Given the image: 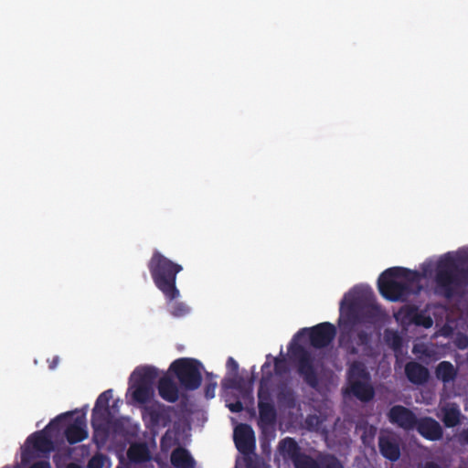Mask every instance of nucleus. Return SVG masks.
<instances>
[{
    "mask_svg": "<svg viewBox=\"0 0 468 468\" xmlns=\"http://www.w3.org/2000/svg\"><path fill=\"white\" fill-rule=\"evenodd\" d=\"M468 262V253L458 257L445 254L437 262L434 277L435 292L447 299L452 298L464 286L468 285V266L460 268Z\"/></svg>",
    "mask_w": 468,
    "mask_h": 468,
    "instance_id": "f257e3e1",
    "label": "nucleus"
},
{
    "mask_svg": "<svg viewBox=\"0 0 468 468\" xmlns=\"http://www.w3.org/2000/svg\"><path fill=\"white\" fill-rule=\"evenodd\" d=\"M421 276L417 271L404 267L385 270L378 280L380 294L390 302H404L413 293H418Z\"/></svg>",
    "mask_w": 468,
    "mask_h": 468,
    "instance_id": "f03ea898",
    "label": "nucleus"
},
{
    "mask_svg": "<svg viewBox=\"0 0 468 468\" xmlns=\"http://www.w3.org/2000/svg\"><path fill=\"white\" fill-rule=\"evenodd\" d=\"M147 267L154 285L165 298L169 302L177 299L180 292L176 287V276L182 271V265L174 262L160 251L154 250Z\"/></svg>",
    "mask_w": 468,
    "mask_h": 468,
    "instance_id": "7ed1b4c3",
    "label": "nucleus"
},
{
    "mask_svg": "<svg viewBox=\"0 0 468 468\" xmlns=\"http://www.w3.org/2000/svg\"><path fill=\"white\" fill-rule=\"evenodd\" d=\"M271 379L272 373L271 371L264 372L260 379L258 388V425L263 431L267 427H272L277 418V412L271 391Z\"/></svg>",
    "mask_w": 468,
    "mask_h": 468,
    "instance_id": "20e7f679",
    "label": "nucleus"
},
{
    "mask_svg": "<svg viewBox=\"0 0 468 468\" xmlns=\"http://www.w3.org/2000/svg\"><path fill=\"white\" fill-rule=\"evenodd\" d=\"M158 377V371L155 367L145 366L136 367L132 374L133 379L129 390L133 401L144 404L154 396V384Z\"/></svg>",
    "mask_w": 468,
    "mask_h": 468,
    "instance_id": "39448f33",
    "label": "nucleus"
},
{
    "mask_svg": "<svg viewBox=\"0 0 468 468\" xmlns=\"http://www.w3.org/2000/svg\"><path fill=\"white\" fill-rule=\"evenodd\" d=\"M202 364L195 358L182 357L175 360L170 369L186 390L197 389L202 382Z\"/></svg>",
    "mask_w": 468,
    "mask_h": 468,
    "instance_id": "423d86ee",
    "label": "nucleus"
},
{
    "mask_svg": "<svg viewBox=\"0 0 468 468\" xmlns=\"http://www.w3.org/2000/svg\"><path fill=\"white\" fill-rule=\"evenodd\" d=\"M289 351L296 360L297 373L303 382L312 388L319 386V376L312 354L301 345L291 344Z\"/></svg>",
    "mask_w": 468,
    "mask_h": 468,
    "instance_id": "0eeeda50",
    "label": "nucleus"
},
{
    "mask_svg": "<svg viewBox=\"0 0 468 468\" xmlns=\"http://www.w3.org/2000/svg\"><path fill=\"white\" fill-rule=\"evenodd\" d=\"M307 335L310 345L317 349L328 346L336 335L335 326L329 323H320L309 328H302L294 335V339Z\"/></svg>",
    "mask_w": 468,
    "mask_h": 468,
    "instance_id": "6e6552de",
    "label": "nucleus"
},
{
    "mask_svg": "<svg viewBox=\"0 0 468 468\" xmlns=\"http://www.w3.org/2000/svg\"><path fill=\"white\" fill-rule=\"evenodd\" d=\"M72 412H66L57 416L55 419L46 426L43 431H38L32 433L27 440V442L31 444L32 447L41 452H49L53 450V441L48 431L50 430H59L60 423L71 416Z\"/></svg>",
    "mask_w": 468,
    "mask_h": 468,
    "instance_id": "1a4fd4ad",
    "label": "nucleus"
},
{
    "mask_svg": "<svg viewBox=\"0 0 468 468\" xmlns=\"http://www.w3.org/2000/svg\"><path fill=\"white\" fill-rule=\"evenodd\" d=\"M233 439L236 448L244 455V458L254 454L256 449L255 434L249 424L240 423L236 426Z\"/></svg>",
    "mask_w": 468,
    "mask_h": 468,
    "instance_id": "9d476101",
    "label": "nucleus"
},
{
    "mask_svg": "<svg viewBox=\"0 0 468 468\" xmlns=\"http://www.w3.org/2000/svg\"><path fill=\"white\" fill-rule=\"evenodd\" d=\"M388 419L391 424L408 431L414 430L418 421L415 413L402 405L391 407L388 412Z\"/></svg>",
    "mask_w": 468,
    "mask_h": 468,
    "instance_id": "9b49d317",
    "label": "nucleus"
},
{
    "mask_svg": "<svg viewBox=\"0 0 468 468\" xmlns=\"http://www.w3.org/2000/svg\"><path fill=\"white\" fill-rule=\"evenodd\" d=\"M414 429H416L420 436L428 441H440L443 436L442 427L431 417H421L418 419Z\"/></svg>",
    "mask_w": 468,
    "mask_h": 468,
    "instance_id": "f8f14e48",
    "label": "nucleus"
},
{
    "mask_svg": "<svg viewBox=\"0 0 468 468\" xmlns=\"http://www.w3.org/2000/svg\"><path fill=\"white\" fill-rule=\"evenodd\" d=\"M407 379L417 386H422L429 381V369L417 361H409L404 367Z\"/></svg>",
    "mask_w": 468,
    "mask_h": 468,
    "instance_id": "ddd939ff",
    "label": "nucleus"
},
{
    "mask_svg": "<svg viewBox=\"0 0 468 468\" xmlns=\"http://www.w3.org/2000/svg\"><path fill=\"white\" fill-rule=\"evenodd\" d=\"M64 435L69 444H75L84 441L88 437L85 417H77L74 422L65 429Z\"/></svg>",
    "mask_w": 468,
    "mask_h": 468,
    "instance_id": "4468645a",
    "label": "nucleus"
},
{
    "mask_svg": "<svg viewBox=\"0 0 468 468\" xmlns=\"http://www.w3.org/2000/svg\"><path fill=\"white\" fill-rule=\"evenodd\" d=\"M173 407L156 403L147 408V412L153 425L163 427L167 426L171 422V412Z\"/></svg>",
    "mask_w": 468,
    "mask_h": 468,
    "instance_id": "2eb2a0df",
    "label": "nucleus"
},
{
    "mask_svg": "<svg viewBox=\"0 0 468 468\" xmlns=\"http://www.w3.org/2000/svg\"><path fill=\"white\" fill-rule=\"evenodd\" d=\"M378 448L383 457L395 462L399 459L400 449L397 440L388 435L378 437Z\"/></svg>",
    "mask_w": 468,
    "mask_h": 468,
    "instance_id": "dca6fc26",
    "label": "nucleus"
},
{
    "mask_svg": "<svg viewBox=\"0 0 468 468\" xmlns=\"http://www.w3.org/2000/svg\"><path fill=\"white\" fill-rule=\"evenodd\" d=\"M112 420L110 408L94 407L91 413V426L95 431L106 432Z\"/></svg>",
    "mask_w": 468,
    "mask_h": 468,
    "instance_id": "f3484780",
    "label": "nucleus"
},
{
    "mask_svg": "<svg viewBox=\"0 0 468 468\" xmlns=\"http://www.w3.org/2000/svg\"><path fill=\"white\" fill-rule=\"evenodd\" d=\"M157 388L160 397L164 400L174 403L178 399V388L169 377L161 378L158 381Z\"/></svg>",
    "mask_w": 468,
    "mask_h": 468,
    "instance_id": "a211bd4d",
    "label": "nucleus"
},
{
    "mask_svg": "<svg viewBox=\"0 0 468 468\" xmlns=\"http://www.w3.org/2000/svg\"><path fill=\"white\" fill-rule=\"evenodd\" d=\"M349 389L357 399L365 403L375 397V389L369 381H353L349 384Z\"/></svg>",
    "mask_w": 468,
    "mask_h": 468,
    "instance_id": "6ab92c4d",
    "label": "nucleus"
},
{
    "mask_svg": "<svg viewBox=\"0 0 468 468\" xmlns=\"http://www.w3.org/2000/svg\"><path fill=\"white\" fill-rule=\"evenodd\" d=\"M279 451L284 458L291 460L292 463L303 454L296 441L291 437H286L279 442Z\"/></svg>",
    "mask_w": 468,
    "mask_h": 468,
    "instance_id": "aec40b11",
    "label": "nucleus"
},
{
    "mask_svg": "<svg viewBox=\"0 0 468 468\" xmlns=\"http://www.w3.org/2000/svg\"><path fill=\"white\" fill-rule=\"evenodd\" d=\"M170 461L176 468H195L196 465V462L189 452L183 447H177L173 450Z\"/></svg>",
    "mask_w": 468,
    "mask_h": 468,
    "instance_id": "412c9836",
    "label": "nucleus"
},
{
    "mask_svg": "<svg viewBox=\"0 0 468 468\" xmlns=\"http://www.w3.org/2000/svg\"><path fill=\"white\" fill-rule=\"evenodd\" d=\"M441 410L442 413L441 420L445 427L453 428L460 424L462 413L457 404L448 403Z\"/></svg>",
    "mask_w": 468,
    "mask_h": 468,
    "instance_id": "4be33fe9",
    "label": "nucleus"
},
{
    "mask_svg": "<svg viewBox=\"0 0 468 468\" xmlns=\"http://www.w3.org/2000/svg\"><path fill=\"white\" fill-rule=\"evenodd\" d=\"M370 341L371 335L365 330H360L356 333L354 339L350 343L346 344L344 346L348 354L355 356L359 352L358 347H368Z\"/></svg>",
    "mask_w": 468,
    "mask_h": 468,
    "instance_id": "5701e85b",
    "label": "nucleus"
},
{
    "mask_svg": "<svg viewBox=\"0 0 468 468\" xmlns=\"http://www.w3.org/2000/svg\"><path fill=\"white\" fill-rule=\"evenodd\" d=\"M348 384L353 381H369L370 374L364 363L354 361L347 370Z\"/></svg>",
    "mask_w": 468,
    "mask_h": 468,
    "instance_id": "b1692460",
    "label": "nucleus"
},
{
    "mask_svg": "<svg viewBox=\"0 0 468 468\" xmlns=\"http://www.w3.org/2000/svg\"><path fill=\"white\" fill-rule=\"evenodd\" d=\"M435 376L443 383H450L456 378L457 369L450 361H441L435 368Z\"/></svg>",
    "mask_w": 468,
    "mask_h": 468,
    "instance_id": "393cba45",
    "label": "nucleus"
},
{
    "mask_svg": "<svg viewBox=\"0 0 468 468\" xmlns=\"http://www.w3.org/2000/svg\"><path fill=\"white\" fill-rule=\"evenodd\" d=\"M127 455L129 459L137 463L148 462L151 458L150 452L146 444L135 443L130 446Z\"/></svg>",
    "mask_w": 468,
    "mask_h": 468,
    "instance_id": "a878e982",
    "label": "nucleus"
},
{
    "mask_svg": "<svg viewBox=\"0 0 468 468\" xmlns=\"http://www.w3.org/2000/svg\"><path fill=\"white\" fill-rule=\"evenodd\" d=\"M418 309L419 307L416 305H403L399 308L398 313L394 314V317L402 324H413Z\"/></svg>",
    "mask_w": 468,
    "mask_h": 468,
    "instance_id": "bb28decb",
    "label": "nucleus"
},
{
    "mask_svg": "<svg viewBox=\"0 0 468 468\" xmlns=\"http://www.w3.org/2000/svg\"><path fill=\"white\" fill-rule=\"evenodd\" d=\"M277 399L281 404L289 408L293 407L295 403L293 391L288 388H282L279 390Z\"/></svg>",
    "mask_w": 468,
    "mask_h": 468,
    "instance_id": "cd10ccee",
    "label": "nucleus"
},
{
    "mask_svg": "<svg viewBox=\"0 0 468 468\" xmlns=\"http://www.w3.org/2000/svg\"><path fill=\"white\" fill-rule=\"evenodd\" d=\"M295 468H320V457L314 460L311 456L303 453L293 463Z\"/></svg>",
    "mask_w": 468,
    "mask_h": 468,
    "instance_id": "c85d7f7f",
    "label": "nucleus"
},
{
    "mask_svg": "<svg viewBox=\"0 0 468 468\" xmlns=\"http://www.w3.org/2000/svg\"><path fill=\"white\" fill-rule=\"evenodd\" d=\"M171 315L174 317H184L189 314L190 308L182 302H175L169 306L168 309Z\"/></svg>",
    "mask_w": 468,
    "mask_h": 468,
    "instance_id": "c756f323",
    "label": "nucleus"
},
{
    "mask_svg": "<svg viewBox=\"0 0 468 468\" xmlns=\"http://www.w3.org/2000/svg\"><path fill=\"white\" fill-rule=\"evenodd\" d=\"M216 376L212 373H206V384L204 388L205 397L207 399H213L215 397L216 388L218 386L217 382L214 380Z\"/></svg>",
    "mask_w": 468,
    "mask_h": 468,
    "instance_id": "7c9ffc66",
    "label": "nucleus"
},
{
    "mask_svg": "<svg viewBox=\"0 0 468 468\" xmlns=\"http://www.w3.org/2000/svg\"><path fill=\"white\" fill-rule=\"evenodd\" d=\"M320 468H344L342 463L333 454L320 456Z\"/></svg>",
    "mask_w": 468,
    "mask_h": 468,
    "instance_id": "2f4dec72",
    "label": "nucleus"
},
{
    "mask_svg": "<svg viewBox=\"0 0 468 468\" xmlns=\"http://www.w3.org/2000/svg\"><path fill=\"white\" fill-rule=\"evenodd\" d=\"M413 324L417 326H422L424 328H431L433 324V320L429 314H426L423 311H420L418 309V312L414 317Z\"/></svg>",
    "mask_w": 468,
    "mask_h": 468,
    "instance_id": "473e14b6",
    "label": "nucleus"
},
{
    "mask_svg": "<svg viewBox=\"0 0 468 468\" xmlns=\"http://www.w3.org/2000/svg\"><path fill=\"white\" fill-rule=\"evenodd\" d=\"M386 341L395 350L399 349L402 346V339L397 332H387Z\"/></svg>",
    "mask_w": 468,
    "mask_h": 468,
    "instance_id": "72a5a7b5",
    "label": "nucleus"
},
{
    "mask_svg": "<svg viewBox=\"0 0 468 468\" xmlns=\"http://www.w3.org/2000/svg\"><path fill=\"white\" fill-rule=\"evenodd\" d=\"M112 399V390L107 389L97 398L94 407L110 408L109 402Z\"/></svg>",
    "mask_w": 468,
    "mask_h": 468,
    "instance_id": "f704fd0d",
    "label": "nucleus"
},
{
    "mask_svg": "<svg viewBox=\"0 0 468 468\" xmlns=\"http://www.w3.org/2000/svg\"><path fill=\"white\" fill-rule=\"evenodd\" d=\"M247 468H270V465L265 463L261 459L257 456L250 455L244 458Z\"/></svg>",
    "mask_w": 468,
    "mask_h": 468,
    "instance_id": "c9c22d12",
    "label": "nucleus"
},
{
    "mask_svg": "<svg viewBox=\"0 0 468 468\" xmlns=\"http://www.w3.org/2000/svg\"><path fill=\"white\" fill-rule=\"evenodd\" d=\"M104 455L101 453L94 454L88 462L87 468H103Z\"/></svg>",
    "mask_w": 468,
    "mask_h": 468,
    "instance_id": "e433bc0d",
    "label": "nucleus"
},
{
    "mask_svg": "<svg viewBox=\"0 0 468 468\" xmlns=\"http://www.w3.org/2000/svg\"><path fill=\"white\" fill-rule=\"evenodd\" d=\"M274 370L277 375H282L287 370L286 362L283 358H274Z\"/></svg>",
    "mask_w": 468,
    "mask_h": 468,
    "instance_id": "4c0bfd02",
    "label": "nucleus"
},
{
    "mask_svg": "<svg viewBox=\"0 0 468 468\" xmlns=\"http://www.w3.org/2000/svg\"><path fill=\"white\" fill-rule=\"evenodd\" d=\"M347 316L353 324L357 321V313L354 301H350L347 304Z\"/></svg>",
    "mask_w": 468,
    "mask_h": 468,
    "instance_id": "58836bf2",
    "label": "nucleus"
},
{
    "mask_svg": "<svg viewBox=\"0 0 468 468\" xmlns=\"http://www.w3.org/2000/svg\"><path fill=\"white\" fill-rule=\"evenodd\" d=\"M226 367H227V369H228L229 373L233 374V375H237L238 374L239 364L237 363V361L232 356H229L228 358L227 363H226Z\"/></svg>",
    "mask_w": 468,
    "mask_h": 468,
    "instance_id": "ea45409f",
    "label": "nucleus"
},
{
    "mask_svg": "<svg viewBox=\"0 0 468 468\" xmlns=\"http://www.w3.org/2000/svg\"><path fill=\"white\" fill-rule=\"evenodd\" d=\"M228 407L231 412H235V413H238V412H240L243 410V404L239 400H237L234 403L229 404Z\"/></svg>",
    "mask_w": 468,
    "mask_h": 468,
    "instance_id": "a19ab883",
    "label": "nucleus"
},
{
    "mask_svg": "<svg viewBox=\"0 0 468 468\" xmlns=\"http://www.w3.org/2000/svg\"><path fill=\"white\" fill-rule=\"evenodd\" d=\"M222 384H223V387L226 388L236 389V388H237V383L235 381V377L234 376L232 378H225L223 380Z\"/></svg>",
    "mask_w": 468,
    "mask_h": 468,
    "instance_id": "79ce46f5",
    "label": "nucleus"
},
{
    "mask_svg": "<svg viewBox=\"0 0 468 468\" xmlns=\"http://www.w3.org/2000/svg\"><path fill=\"white\" fill-rule=\"evenodd\" d=\"M29 468H51L48 461H39L33 463Z\"/></svg>",
    "mask_w": 468,
    "mask_h": 468,
    "instance_id": "37998d69",
    "label": "nucleus"
},
{
    "mask_svg": "<svg viewBox=\"0 0 468 468\" xmlns=\"http://www.w3.org/2000/svg\"><path fill=\"white\" fill-rule=\"evenodd\" d=\"M234 377H235V381L237 383L236 389L237 390H241L243 388V386H244V378L242 377L239 376L238 374L234 375Z\"/></svg>",
    "mask_w": 468,
    "mask_h": 468,
    "instance_id": "c03bdc74",
    "label": "nucleus"
},
{
    "mask_svg": "<svg viewBox=\"0 0 468 468\" xmlns=\"http://www.w3.org/2000/svg\"><path fill=\"white\" fill-rule=\"evenodd\" d=\"M379 313L378 306H372L370 310L367 311V316L368 317H376Z\"/></svg>",
    "mask_w": 468,
    "mask_h": 468,
    "instance_id": "a18cd8bd",
    "label": "nucleus"
},
{
    "mask_svg": "<svg viewBox=\"0 0 468 468\" xmlns=\"http://www.w3.org/2000/svg\"><path fill=\"white\" fill-rule=\"evenodd\" d=\"M460 439L463 443L468 445V427L462 431L460 433Z\"/></svg>",
    "mask_w": 468,
    "mask_h": 468,
    "instance_id": "49530a36",
    "label": "nucleus"
},
{
    "mask_svg": "<svg viewBox=\"0 0 468 468\" xmlns=\"http://www.w3.org/2000/svg\"><path fill=\"white\" fill-rule=\"evenodd\" d=\"M58 361H59L58 356H54V357H53V359H52V361L49 363L48 367H49L50 369H54V368H56L57 365L58 364Z\"/></svg>",
    "mask_w": 468,
    "mask_h": 468,
    "instance_id": "de8ad7c7",
    "label": "nucleus"
},
{
    "mask_svg": "<svg viewBox=\"0 0 468 468\" xmlns=\"http://www.w3.org/2000/svg\"><path fill=\"white\" fill-rule=\"evenodd\" d=\"M271 367V363L270 362H265L262 367H261V370H262V374H264V372H267L266 369L267 368H270Z\"/></svg>",
    "mask_w": 468,
    "mask_h": 468,
    "instance_id": "09e8293b",
    "label": "nucleus"
},
{
    "mask_svg": "<svg viewBox=\"0 0 468 468\" xmlns=\"http://www.w3.org/2000/svg\"><path fill=\"white\" fill-rule=\"evenodd\" d=\"M345 300H346V299L342 300V301H341V303H340V312H341V313H343V310H344V306H345Z\"/></svg>",
    "mask_w": 468,
    "mask_h": 468,
    "instance_id": "8fccbe9b",
    "label": "nucleus"
},
{
    "mask_svg": "<svg viewBox=\"0 0 468 468\" xmlns=\"http://www.w3.org/2000/svg\"><path fill=\"white\" fill-rule=\"evenodd\" d=\"M68 468H81L80 466L77 465V464H69Z\"/></svg>",
    "mask_w": 468,
    "mask_h": 468,
    "instance_id": "3c124183",
    "label": "nucleus"
}]
</instances>
